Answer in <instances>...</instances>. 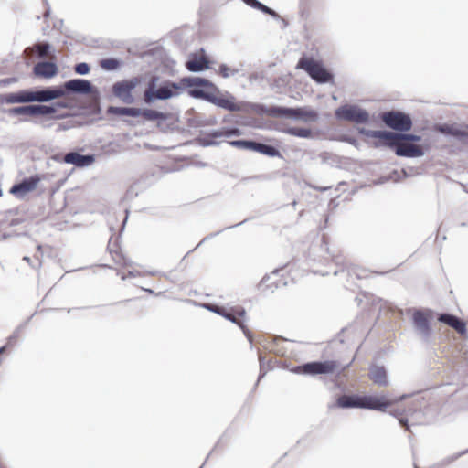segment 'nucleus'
<instances>
[{
  "mask_svg": "<svg viewBox=\"0 0 468 468\" xmlns=\"http://www.w3.org/2000/svg\"><path fill=\"white\" fill-rule=\"evenodd\" d=\"M159 76L154 75L150 78L147 88L144 92V101L146 104H151L154 101H165L176 97L185 87L194 86H211L209 80L201 77H185L179 82L165 80L158 84Z\"/></svg>",
  "mask_w": 468,
  "mask_h": 468,
  "instance_id": "nucleus-1",
  "label": "nucleus"
},
{
  "mask_svg": "<svg viewBox=\"0 0 468 468\" xmlns=\"http://www.w3.org/2000/svg\"><path fill=\"white\" fill-rule=\"evenodd\" d=\"M296 69L304 70L318 84L334 82V75L324 66L322 61L313 58L302 57Z\"/></svg>",
  "mask_w": 468,
  "mask_h": 468,
  "instance_id": "nucleus-2",
  "label": "nucleus"
},
{
  "mask_svg": "<svg viewBox=\"0 0 468 468\" xmlns=\"http://www.w3.org/2000/svg\"><path fill=\"white\" fill-rule=\"evenodd\" d=\"M264 112L272 117H286L303 122H316L319 118L316 111L303 107L288 108L282 106H271L266 107L264 109Z\"/></svg>",
  "mask_w": 468,
  "mask_h": 468,
  "instance_id": "nucleus-3",
  "label": "nucleus"
},
{
  "mask_svg": "<svg viewBox=\"0 0 468 468\" xmlns=\"http://www.w3.org/2000/svg\"><path fill=\"white\" fill-rule=\"evenodd\" d=\"M65 95L69 93L87 95L91 94L94 100V112L100 113V92L91 82L85 79H72L66 81L64 84Z\"/></svg>",
  "mask_w": 468,
  "mask_h": 468,
  "instance_id": "nucleus-4",
  "label": "nucleus"
},
{
  "mask_svg": "<svg viewBox=\"0 0 468 468\" xmlns=\"http://www.w3.org/2000/svg\"><path fill=\"white\" fill-rule=\"evenodd\" d=\"M339 367L335 360L313 361L297 366L292 369L293 373L302 375H328L334 373Z\"/></svg>",
  "mask_w": 468,
  "mask_h": 468,
  "instance_id": "nucleus-5",
  "label": "nucleus"
},
{
  "mask_svg": "<svg viewBox=\"0 0 468 468\" xmlns=\"http://www.w3.org/2000/svg\"><path fill=\"white\" fill-rule=\"evenodd\" d=\"M142 82L141 76H135L128 80H122L113 83L112 95L125 104H133L135 101L133 90Z\"/></svg>",
  "mask_w": 468,
  "mask_h": 468,
  "instance_id": "nucleus-6",
  "label": "nucleus"
},
{
  "mask_svg": "<svg viewBox=\"0 0 468 468\" xmlns=\"http://www.w3.org/2000/svg\"><path fill=\"white\" fill-rule=\"evenodd\" d=\"M337 120L353 122L356 124L367 123L369 120V113L357 105L345 104L335 112Z\"/></svg>",
  "mask_w": 468,
  "mask_h": 468,
  "instance_id": "nucleus-7",
  "label": "nucleus"
},
{
  "mask_svg": "<svg viewBox=\"0 0 468 468\" xmlns=\"http://www.w3.org/2000/svg\"><path fill=\"white\" fill-rule=\"evenodd\" d=\"M431 314V310L420 309H414L412 313V325L414 331L425 342L429 341L432 333V329L429 320V316Z\"/></svg>",
  "mask_w": 468,
  "mask_h": 468,
  "instance_id": "nucleus-8",
  "label": "nucleus"
},
{
  "mask_svg": "<svg viewBox=\"0 0 468 468\" xmlns=\"http://www.w3.org/2000/svg\"><path fill=\"white\" fill-rule=\"evenodd\" d=\"M382 120L388 127L400 133L408 132L412 127L410 116L402 112H387L383 114Z\"/></svg>",
  "mask_w": 468,
  "mask_h": 468,
  "instance_id": "nucleus-9",
  "label": "nucleus"
},
{
  "mask_svg": "<svg viewBox=\"0 0 468 468\" xmlns=\"http://www.w3.org/2000/svg\"><path fill=\"white\" fill-rule=\"evenodd\" d=\"M359 132L367 136L383 140L385 145H387L394 150L396 149L397 145L399 144V143L400 141L399 133H393V132L385 131V130L371 131V130H366L364 128H362Z\"/></svg>",
  "mask_w": 468,
  "mask_h": 468,
  "instance_id": "nucleus-10",
  "label": "nucleus"
},
{
  "mask_svg": "<svg viewBox=\"0 0 468 468\" xmlns=\"http://www.w3.org/2000/svg\"><path fill=\"white\" fill-rule=\"evenodd\" d=\"M34 101V90H21L17 92L0 94V104L30 103Z\"/></svg>",
  "mask_w": 468,
  "mask_h": 468,
  "instance_id": "nucleus-11",
  "label": "nucleus"
},
{
  "mask_svg": "<svg viewBox=\"0 0 468 468\" xmlns=\"http://www.w3.org/2000/svg\"><path fill=\"white\" fill-rule=\"evenodd\" d=\"M63 96H65L64 85L51 86L34 90L35 102H48Z\"/></svg>",
  "mask_w": 468,
  "mask_h": 468,
  "instance_id": "nucleus-12",
  "label": "nucleus"
},
{
  "mask_svg": "<svg viewBox=\"0 0 468 468\" xmlns=\"http://www.w3.org/2000/svg\"><path fill=\"white\" fill-rule=\"evenodd\" d=\"M208 97V102L222 108L224 110L229 111V112H239L241 110V107L236 103L235 97L226 92L225 95H215L212 93L211 96Z\"/></svg>",
  "mask_w": 468,
  "mask_h": 468,
  "instance_id": "nucleus-13",
  "label": "nucleus"
},
{
  "mask_svg": "<svg viewBox=\"0 0 468 468\" xmlns=\"http://www.w3.org/2000/svg\"><path fill=\"white\" fill-rule=\"evenodd\" d=\"M246 314V311L244 308H238V309H231L230 311H228L224 308V312L220 314L221 316L226 318L227 320L237 324L239 328L244 333L245 336L248 338L250 347H252V335L251 332L248 329V327L242 323L238 320L239 317H243Z\"/></svg>",
  "mask_w": 468,
  "mask_h": 468,
  "instance_id": "nucleus-14",
  "label": "nucleus"
},
{
  "mask_svg": "<svg viewBox=\"0 0 468 468\" xmlns=\"http://www.w3.org/2000/svg\"><path fill=\"white\" fill-rule=\"evenodd\" d=\"M39 182H40V176L38 175H34L29 177H26L23 180H21L19 183L15 184L11 187L10 193L16 195L18 197H22L25 194L36 189V187Z\"/></svg>",
  "mask_w": 468,
  "mask_h": 468,
  "instance_id": "nucleus-15",
  "label": "nucleus"
},
{
  "mask_svg": "<svg viewBox=\"0 0 468 468\" xmlns=\"http://www.w3.org/2000/svg\"><path fill=\"white\" fill-rule=\"evenodd\" d=\"M63 161L67 164H72L77 167H87L95 161V157L93 154H81L79 152L73 151L67 153L63 157Z\"/></svg>",
  "mask_w": 468,
  "mask_h": 468,
  "instance_id": "nucleus-16",
  "label": "nucleus"
},
{
  "mask_svg": "<svg viewBox=\"0 0 468 468\" xmlns=\"http://www.w3.org/2000/svg\"><path fill=\"white\" fill-rule=\"evenodd\" d=\"M394 151L398 156L409 158L420 157L425 154L420 146L401 141H399Z\"/></svg>",
  "mask_w": 468,
  "mask_h": 468,
  "instance_id": "nucleus-17",
  "label": "nucleus"
},
{
  "mask_svg": "<svg viewBox=\"0 0 468 468\" xmlns=\"http://www.w3.org/2000/svg\"><path fill=\"white\" fill-rule=\"evenodd\" d=\"M389 405L390 402L384 397L362 396L361 409L385 411Z\"/></svg>",
  "mask_w": 468,
  "mask_h": 468,
  "instance_id": "nucleus-18",
  "label": "nucleus"
},
{
  "mask_svg": "<svg viewBox=\"0 0 468 468\" xmlns=\"http://www.w3.org/2000/svg\"><path fill=\"white\" fill-rule=\"evenodd\" d=\"M368 377L379 387H387L388 385V373L383 366L372 365L369 367Z\"/></svg>",
  "mask_w": 468,
  "mask_h": 468,
  "instance_id": "nucleus-19",
  "label": "nucleus"
},
{
  "mask_svg": "<svg viewBox=\"0 0 468 468\" xmlns=\"http://www.w3.org/2000/svg\"><path fill=\"white\" fill-rule=\"evenodd\" d=\"M54 48L48 42H37L32 47H28L25 49L27 55L34 53L38 58H46L52 55Z\"/></svg>",
  "mask_w": 468,
  "mask_h": 468,
  "instance_id": "nucleus-20",
  "label": "nucleus"
},
{
  "mask_svg": "<svg viewBox=\"0 0 468 468\" xmlns=\"http://www.w3.org/2000/svg\"><path fill=\"white\" fill-rule=\"evenodd\" d=\"M58 72V66L54 62L42 61L38 62L34 67V73L37 76L44 78H52Z\"/></svg>",
  "mask_w": 468,
  "mask_h": 468,
  "instance_id": "nucleus-21",
  "label": "nucleus"
},
{
  "mask_svg": "<svg viewBox=\"0 0 468 468\" xmlns=\"http://www.w3.org/2000/svg\"><path fill=\"white\" fill-rule=\"evenodd\" d=\"M438 320L452 328L455 329L458 333L463 334L466 332V324L464 322L460 320L457 316L451 314H440Z\"/></svg>",
  "mask_w": 468,
  "mask_h": 468,
  "instance_id": "nucleus-22",
  "label": "nucleus"
},
{
  "mask_svg": "<svg viewBox=\"0 0 468 468\" xmlns=\"http://www.w3.org/2000/svg\"><path fill=\"white\" fill-rule=\"evenodd\" d=\"M107 114L118 115V116H131L139 117L141 116V109L135 107H117L109 106L106 111Z\"/></svg>",
  "mask_w": 468,
  "mask_h": 468,
  "instance_id": "nucleus-23",
  "label": "nucleus"
},
{
  "mask_svg": "<svg viewBox=\"0 0 468 468\" xmlns=\"http://www.w3.org/2000/svg\"><path fill=\"white\" fill-rule=\"evenodd\" d=\"M362 396L358 395H342L337 399V406L343 409L360 408Z\"/></svg>",
  "mask_w": 468,
  "mask_h": 468,
  "instance_id": "nucleus-24",
  "label": "nucleus"
},
{
  "mask_svg": "<svg viewBox=\"0 0 468 468\" xmlns=\"http://www.w3.org/2000/svg\"><path fill=\"white\" fill-rule=\"evenodd\" d=\"M253 146V152H257L270 157H282L281 152L271 144L254 141Z\"/></svg>",
  "mask_w": 468,
  "mask_h": 468,
  "instance_id": "nucleus-25",
  "label": "nucleus"
},
{
  "mask_svg": "<svg viewBox=\"0 0 468 468\" xmlns=\"http://www.w3.org/2000/svg\"><path fill=\"white\" fill-rule=\"evenodd\" d=\"M438 131L441 133L452 135L460 140H463L468 137V132L456 125L443 124L439 126Z\"/></svg>",
  "mask_w": 468,
  "mask_h": 468,
  "instance_id": "nucleus-26",
  "label": "nucleus"
},
{
  "mask_svg": "<svg viewBox=\"0 0 468 468\" xmlns=\"http://www.w3.org/2000/svg\"><path fill=\"white\" fill-rule=\"evenodd\" d=\"M186 68L191 72H200L208 69V61L201 57H194L186 63Z\"/></svg>",
  "mask_w": 468,
  "mask_h": 468,
  "instance_id": "nucleus-27",
  "label": "nucleus"
},
{
  "mask_svg": "<svg viewBox=\"0 0 468 468\" xmlns=\"http://www.w3.org/2000/svg\"><path fill=\"white\" fill-rule=\"evenodd\" d=\"M242 1L247 5L252 7L254 9L260 10L262 13L267 14V15L271 16L273 18H280V15L276 11H274L273 9H271L269 6L265 5L264 4L260 2L259 0H242Z\"/></svg>",
  "mask_w": 468,
  "mask_h": 468,
  "instance_id": "nucleus-28",
  "label": "nucleus"
},
{
  "mask_svg": "<svg viewBox=\"0 0 468 468\" xmlns=\"http://www.w3.org/2000/svg\"><path fill=\"white\" fill-rule=\"evenodd\" d=\"M9 116H34V104L13 107L4 111Z\"/></svg>",
  "mask_w": 468,
  "mask_h": 468,
  "instance_id": "nucleus-29",
  "label": "nucleus"
},
{
  "mask_svg": "<svg viewBox=\"0 0 468 468\" xmlns=\"http://www.w3.org/2000/svg\"><path fill=\"white\" fill-rule=\"evenodd\" d=\"M282 132L286 134H290L292 136L300 137V138H312L313 133L309 128H299V127H288Z\"/></svg>",
  "mask_w": 468,
  "mask_h": 468,
  "instance_id": "nucleus-30",
  "label": "nucleus"
},
{
  "mask_svg": "<svg viewBox=\"0 0 468 468\" xmlns=\"http://www.w3.org/2000/svg\"><path fill=\"white\" fill-rule=\"evenodd\" d=\"M141 115L144 116L146 120L149 121H165L167 120V114L159 111L152 110V109H141Z\"/></svg>",
  "mask_w": 468,
  "mask_h": 468,
  "instance_id": "nucleus-31",
  "label": "nucleus"
},
{
  "mask_svg": "<svg viewBox=\"0 0 468 468\" xmlns=\"http://www.w3.org/2000/svg\"><path fill=\"white\" fill-rule=\"evenodd\" d=\"M122 60L115 58H103L100 60V67L107 71L117 70L122 66Z\"/></svg>",
  "mask_w": 468,
  "mask_h": 468,
  "instance_id": "nucleus-32",
  "label": "nucleus"
},
{
  "mask_svg": "<svg viewBox=\"0 0 468 468\" xmlns=\"http://www.w3.org/2000/svg\"><path fill=\"white\" fill-rule=\"evenodd\" d=\"M55 112H56V106L54 104H51V105L34 104V116L51 115Z\"/></svg>",
  "mask_w": 468,
  "mask_h": 468,
  "instance_id": "nucleus-33",
  "label": "nucleus"
},
{
  "mask_svg": "<svg viewBox=\"0 0 468 468\" xmlns=\"http://www.w3.org/2000/svg\"><path fill=\"white\" fill-rule=\"evenodd\" d=\"M239 71V69L229 67L225 63L220 64L218 67V74L224 79H229L230 77H233L236 74H238Z\"/></svg>",
  "mask_w": 468,
  "mask_h": 468,
  "instance_id": "nucleus-34",
  "label": "nucleus"
},
{
  "mask_svg": "<svg viewBox=\"0 0 468 468\" xmlns=\"http://www.w3.org/2000/svg\"><path fill=\"white\" fill-rule=\"evenodd\" d=\"M231 146L245 149V150H253L254 141L253 140H234L228 142Z\"/></svg>",
  "mask_w": 468,
  "mask_h": 468,
  "instance_id": "nucleus-35",
  "label": "nucleus"
},
{
  "mask_svg": "<svg viewBox=\"0 0 468 468\" xmlns=\"http://www.w3.org/2000/svg\"><path fill=\"white\" fill-rule=\"evenodd\" d=\"M202 86H194L193 89L189 90L188 93L191 97L196 99H204L205 101H208V97L211 96L212 93L207 92L204 90L201 89Z\"/></svg>",
  "mask_w": 468,
  "mask_h": 468,
  "instance_id": "nucleus-36",
  "label": "nucleus"
},
{
  "mask_svg": "<svg viewBox=\"0 0 468 468\" xmlns=\"http://www.w3.org/2000/svg\"><path fill=\"white\" fill-rule=\"evenodd\" d=\"M238 133H239L238 129L229 130L225 133H223L221 131H212L211 133H208V136L212 137V138H220L222 136L229 137L233 134H238Z\"/></svg>",
  "mask_w": 468,
  "mask_h": 468,
  "instance_id": "nucleus-37",
  "label": "nucleus"
},
{
  "mask_svg": "<svg viewBox=\"0 0 468 468\" xmlns=\"http://www.w3.org/2000/svg\"><path fill=\"white\" fill-rule=\"evenodd\" d=\"M74 71L79 75H87L90 71V67L86 62H80L74 66Z\"/></svg>",
  "mask_w": 468,
  "mask_h": 468,
  "instance_id": "nucleus-38",
  "label": "nucleus"
},
{
  "mask_svg": "<svg viewBox=\"0 0 468 468\" xmlns=\"http://www.w3.org/2000/svg\"><path fill=\"white\" fill-rule=\"evenodd\" d=\"M399 138L401 142L409 141V142H419L421 140L420 135L412 134V133H404V132L399 133Z\"/></svg>",
  "mask_w": 468,
  "mask_h": 468,
  "instance_id": "nucleus-39",
  "label": "nucleus"
},
{
  "mask_svg": "<svg viewBox=\"0 0 468 468\" xmlns=\"http://www.w3.org/2000/svg\"><path fill=\"white\" fill-rule=\"evenodd\" d=\"M204 307L206 309L209 310L210 312L216 313L219 315L222 312H224V307H220V306L210 304V303H206L204 305Z\"/></svg>",
  "mask_w": 468,
  "mask_h": 468,
  "instance_id": "nucleus-40",
  "label": "nucleus"
},
{
  "mask_svg": "<svg viewBox=\"0 0 468 468\" xmlns=\"http://www.w3.org/2000/svg\"><path fill=\"white\" fill-rule=\"evenodd\" d=\"M346 268L348 274H355L359 279L364 277L360 272H358V269L356 267L346 266Z\"/></svg>",
  "mask_w": 468,
  "mask_h": 468,
  "instance_id": "nucleus-41",
  "label": "nucleus"
},
{
  "mask_svg": "<svg viewBox=\"0 0 468 468\" xmlns=\"http://www.w3.org/2000/svg\"><path fill=\"white\" fill-rule=\"evenodd\" d=\"M200 144L206 147L210 145H218V143L216 141L209 140L208 138H202L200 139Z\"/></svg>",
  "mask_w": 468,
  "mask_h": 468,
  "instance_id": "nucleus-42",
  "label": "nucleus"
},
{
  "mask_svg": "<svg viewBox=\"0 0 468 468\" xmlns=\"http://www.w3.org/2000/svg\"><path fill=\"white\" fill-rule=\"evenodd\" d=\"M16 81V78H7L0 80V84L6 86Z\"/></svg>",
  "mask_w": 468,
  "mask_h": 468,
  "instance_id": "nucleus-43",
  "label": "nucleus"
},
{
  "mask_svg": "<svg viewBox=\"0 0 468 468\" xmlns=\"http://www.w3.org/2000/svg\"><path fill=\"white\" fill-rule=\"evenodd\" d=\"M468 452V449L467 450H464L463 452H460L459 453H457L456 455H453L452 456L449 460H448V463H451V462H453L455 460H457L459 457H461L462 455L465 454Z\"/></svg>",
  "mask_w": 468,
  "mask_h": 468,
  "instance_id": "nucleus-44",
  "label": "nucleus"
},
{
  "mask_svg": "<svg viewBox=\"0 0 468 468\" xmlns=\"http://www.w3.org/2000/svg\"><path fill=\"white\" fill-rule=\"evenodd\" d=\"M221 231H218V232H215V233H212L207 237H205L198 244L196 248H198L201 244H203L205 241H207V239H209L210 238L212 237H215L217 236L218 234H219Z\"/></svg>",
  "mask_w": 468,
  "mask_h": 468,
  "instance_id": "nucleus-45",
  "label": "nucleus"
},
{
  "mask_svg": "<svg viewBox=\"0 0 468 468\" xmlns=\"http://www.w3.org/2000/svg\"><path fill=\"white\" fill-rule=\"evenodd\" d=\"M55 106H56V110L58 108H68L69 107V104L67 102H64V101H58V102H55L53 103Z\"/></svg>",
  "mask_w": 468,
  "mask_h": 468,
  "instance_id": "nucleus-46",
  "label": "nucleus"
},
{
  "mask_svg": "<svg viewBox=\"0 0 468 468\" xmlns=\"http://www.w3.org/2000/svg\"><path fill=\"white\" fill-rule=\"evenodd\" d=\"M399 421L401 426L406 427V429L410 431V426L408 424V420L407 419L400 418V419H399Z\"/></svg>",
  "mask_w": 468,
  "mask_h": 468,
  "instance_id": "nucleus-47",
  "label": "nucleus"
},
{
  "mask_svg": "<svg viewBox=\"0 0 468 468\" xmlns=\"http://www.w3.org/2000/svg\"><path fill=\"white\" fill-rule=\"evenodd\" d=\"M279 19L282 22L283 27H286L288 25L287 21L284 18H282L281 16Z\"/></svg>",
  "mask_w": 468,
  "mask_h": 468,
  "instance_id": "nucleus-48",
  "label": "nucleus"
},
{
  "mask_svg": "<svg viewBox=\"0 0 468 468\" xmlns=\"http://www.w3.org/2000/svg\"><path fill=\"white\" fill-rule=\"evenodd\" d=\"M259 360H260L261 371H262L263 357H262L261 356H259Z\"/></svg>",
  "mask_w": 468,
  "mask_h": 468,
  "instance_id": "nucleus-49",
  "label": "nucleus"
},
{
  "mask_svg": "<svg viewBox=\"0 0 468 468\" xmlns=\"http://www.w3.org/2000/svg\"><path fill=\"white\" fill-rule=\"evenodd\" d=\"M270 278H271V276H265V277H263V278H262V280H261V283L266 282Z\"/></svg>",
  "mask_w": 468,
  "mask_h": 468,
  "instance_id": "nucleus-50",
  "label": "nucleus"
},
{
  "mask_svg": "<svg viewBox=\"0 0 468 468\" xmlns=\"http://www.w3.org/2000/svg\"><path fill=\"white\" fill-rule=\"evenodd\" d=\"M128 276H130V277H134V276H135V272H133V271H129V272H128Z\"/></svg>",
  "mask_w": 468,
  "mask_h": 468,
  "instance_id": "nucleus-51",
  "label": "nucleus"
},
{
  "mask_svg": "<svg viewBox=\"0 0 468 468\" xmlns=\"http://www.w3.org/2000/svg\"><path fill=\"white\" fill-rule=\"evenodd\" d=\"M242 223H243V222L237 223L236 225H234V227L239 226V225H241ZM230 228H233V226L227 227L226 229H230Z\"/></svg>",
  "mask_w": 468,
  "mask_h": 468,
  "instance_id": "nucleus-52",
  "label": "nucleus"
},
{
  "mask_svg": "<svg viewBox=\"0 0 468 468\" xmlns=\"http://www.w3.org/2000/svg\"><path fill=\"white\" fill-rule=\"evenodd\" d=\"M23 260H24V261H27V262H29V261H30V258H29V257H27V256H25V257L23 258Z\"/></svg>",
  "mask_w": 468,
  "mask_h": 468,
  "instance_id": "nucleus-53",
  "label": "nucleus"
},
{
  "mask_svg": "<svg viewBox=\"0 0 468 468\" xmlns=\"http://www.w3.org/2000/svg\"><path fill=\"white\" fill-rule=\"evenodd\" d=\"M277 273H278V271H274L271 273V275H272V276H276V275H277Z\"/></svg>",
  "mask_w": 468,
  "mask_h": 468,
  "instance_id": "nucleus-54",
  "label": "nucleus"
},
{
  "mask_svg": "<svg viewBox=\"0 0 468 468\" xmlns=\"http://www.w3.org/2000/svg\"><path fill=\"white\" fill-rule=\"evenodd\" d=\"M5 347H0V354L4 351Z\"/></svg>",
  "mask_w": 468,
  "mask_h": 468,
  "instance_id": "nucleus-55",
  "label": "nucleus"
}]
</instances>
